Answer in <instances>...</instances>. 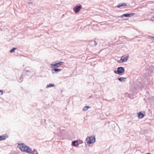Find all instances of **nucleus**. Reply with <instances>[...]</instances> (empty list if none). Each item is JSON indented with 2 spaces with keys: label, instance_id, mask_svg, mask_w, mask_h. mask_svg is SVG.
Here are the masks:
<instances>
[{
  "label": "nucleus",
  "instance_id": "19",
  "mask_svg": "<svg viewBox=\"0 0 154 154\" xmlns=\"http://www.w3.org/2000/svg\"><path fill=\"white\" fill-rule=\"evenodd\" d=\"M16 49V48H13L12 49L10 50V52L11 53H12V52H14L15 51V50Z\"/></svg>",
  "mask_w": 154,
  "mask_h": 154
},
{
  "label": "nucleus",
  "instance_id": "13",
  "mask_svg": "<svg viewBox=\"0 0 154 154\" xmlns=\"http://www.w3.org/2000/svg\"><path fill=\"white\" fill-rule=\"evenodd\" d=\"M27 149L26 150V152L29 153H32V149L29 147L27 148Z\"/></svg>",
  "mask_w": 154,
  "mask_h": 154
},
{
  "label": "nucleus",
  "instance_id": "24",
  "mask_svg": "<svg viewBox=\"0 0 154 154\" xmlns=\"http://www.w3.org/2000/svg\"><path fill=\"white\" fill-rule=\"evenodd\" d=\"M122 60H121V59L119 61V62L120 63H121L122 62Z\"/></svg>",
  "mask_w": 154,
  "mask_h": 154
},
{
  "label": "nucleus",
  "instance_id": "17",
  "mask_svg": "<svg viewBox=\"0 0 154 154\" xmlns=\"http://www.w3.org/2000/svg\"><path fill=\"white\" fill-rule=\"evenodd\" d=\"M90 108V107L89 106H85L84 108H83L82 110L84 111H86L88 109V108Z\"/></svg>",
  "mask_w": 154,
  "mask_h": 154
},
{
  "label": "nucleus",
  "instance_id": "4",
  "mask_svg": "<svg viewBox=\"0 0 154 154\" xmlns=\"http://www.w3.org/2000/svg\"><path fill=\"white\" fill-rule=\"evenodd\" d=\"M51 70V72L52 74H57L59 72L61 71L62 69L61 68H52Z\"/></svg>",
  "mask_w": 154,
  "mask_h": 154
},
{
  "label": "nucleus",
  "instance_id": "23",
  "mask_svg": "<svg viewBox=\"0 0 154 154\" xmlns=\"http://www.w3.org/2000/svg\"><path fill=\"white\" fill-rule=\"evenodd\" d=\"M28 4H30L32 3V2L31 0H29L28 1Z\"/></svg>",
  "mask_w": 154,
  "mask_h": 154
},
{
  "label": "nucleus",
  "instance_id": "25",
  "mask_svg": "<svg viewBox=\"0 0 154 154\" xmlns=\"http://www.w3.org/2000/svg\"><path fill=\"white\" fill-rule=\"evenodd\" d=\"M114 72L115 73H117V71H116V70H114Z\"/></svg>",
  "mask_w": 154,
  "mask_h": 154
},
{
  "label": "nucleus",
  "instance_id": "9",
  "mask_svg": "<svg viewBox=\"0 0 154 154\" xmlns=\"http://www.w3.org/2000/svg\"><path fill=\"white\" fill-rule=\"evenodd\" d=\"M128 56H126L125 57H124L123 56L122 57H121V60H122V62H126L128 60Z\"/></svg>",
  "mask_w": 154,
  "mask_h": 154
},
{
  "label": "nucleus",
  "instance_id": "3",
  "mask_svg": "<svg viewBox=\"0 0 154 154\" xmlns=\"http://www.w3.org/2000/svg\"><path fill=\"white\" fill-rule=\"evenodd\" d=\"M17 146L21 150V151L25 152H26V150L27 149V148L28 147V146L23 143L18 144Z\"/></svg>",
  "mask_w": 154,
  "mask_h": 154
},
{
  "label": "nucleus",
  "instance_id": "26",
  "mask_svg": "<svg viewBox=\"0 0 154 154\" xmlns=\"http://www.w3.org/2000/svg\"><path fill=\"white\" fill-rule=\"evenodd\" d=\"M148 37H151V38H154V37H152L151 36H148Z\"/></svg>",
  "mask_w": 154,
  "mask_h": 154
},
{
  "label": "nucleus",
  "instance_id": "16",
  "mask_svg": "<svg viewBox=\"0 0 154 154\" xmlns=\"http://www.w3.org/2000/svg\"><path fill=\"white\" fill-rule=\"evenodd\" d=\"M54 86V84H50L47 85V86L46 87V88H48L51 87H53Z\"/></svg>",
  "mask_w": 154,
  "mask_h": 154
},
{
  "label": "nucleus",
  "instance_id": "1",
  "mask_svg": "<svg viewBox=\"0 0 154 154\" xmlns=\"http://www.w3.org/2000/svg\"><path fill=\"white\" fill-rule=\"evenodd\" d=\"M63 63L62 62H54L50 65V67L51 68H56L59 67Z\"/></svg>",
  "mask_w": 154,
  "mask_h": 154
},
{
  "label": "nucleus",
  "instance_id": "12",
  "mask_svg": "<svg viewBox=\"0 0 154 154\" xmlns=\"http://www.w3.org/2000/svg\"><path fill=\"white\" fill-rule=\"evenodd\" d=\"M126 4L125 3H120L117 6L118 8H120L121 7L126 6Z\"/></svg>",
  "mask_w": 154,
  "mask_h": 154
},
{
  "label": "nucleus",
  "instance_id": "11",
  "mask_svg": "<svg viewBox=\"0 0 154 154\" xmlns=\"http://www.w3.org/2000/svg\"><path fill=\"white\" fill-rule=\"evenodd\" d=\"M138 116L139 119H141L144 116V115L142 113L140 112L138 114Z\"/></svg>",
  "mask_w": 154,
  "mask_h": 154
},
{
  "label": "nucleus",
  "instance_id": "5",
  "mask_svg": "<svg viewBox=\"0 0 154 154\" xmlns=\"http://www.w3.org/2000/svg\"><path fill=\"white\" fill-rule=\"evenodd\" d=\"M125 71L124 68L122 67H119L117 68V74L120 75L123 73Z\"/></svg>",
  "mask_w": 154,
  "mask_h": 154
},
{
  "label": "nucleus",
  "instance_id": "10",
  "mask_svg": "<svg viewBox=\"0 0 154 154\" xmlns=\"http://www.w3.org/2000/svg\"><path fill=\"white\" fill-rule=\"evenodd\" d=\"M79 144L78 141L77 140H74L72 142V145L74 146H78Z\"/></svg>",
  "mask_w": 154,
  "mask_h": 154
},
{
  "label": "nucleus",
  "instance_id": "2",
  "mask_svg": "<svg viewBox=\"0 0 154 154\" xmlns=\"http://www.w3.org/2000/svg\"><path fill=\"white\" fill-rule=\"evenodd\" d=\"M86 140L88 144H92L95 142V138L94 136L92 135L87 137L86 139Z\"/></svg>",
  "mask_w": 154,
  "mask_h": 154
},
{
  "label": "nucleus",
  "instance_id": "15",
  "mask_svg": "<svg viewBox=\"0 0 154 154\" xmlns=\"http://www.w3.org/2000/svg\"><path fill=\"white\" fill-rule=\"evenodd\" d=\"M126 79V78L124 77H121L118 78V80L120 82H125V81L124 80Z\"/></svg>",
  "mask_w": 154,
  "mask_h": 154
},
{
  "label": "nucleus",
  "instance_id": "6",
  "mask_svg": "<svg viewBox=\"0 0 154 154\" xmlns=\"http://www.w3.org/2000/svg\"><path fill=\"white\" fill-rule=\"evenodd\" d=\"M82 8V6L81 5H76L74 10V11L76 13H78L79 12Z\"/></svg>",
  "mask_w": 154,
  "mask_h": 154
},
{
  "label": "nucleus",
  "instance_id": "22",
  "mask_svg": "<svg viewBox=\"0 0 154 154\" xmlns=\"http://www.w3.org/2000/svg\"><path fill=\"white\" fill-rule=\"evenodd\" d=\"M3 94V92L2 91L0 90V95H2Z\"/></svg>",
  "mask_w": 154,
  "mask_h": 154
},
{
  "label": "nucleus",
  "instance_id": "27",
  "mask_svg": "<svg viewBox=\"0 0 154 154\" xmlns=\"http://www.w3.org/2000/svg\"><path fill=\"white\" fill-rule=\"evenodd\" d=\"M148 37H151V38H154V37H152L151 36H148Z\"/></svg>",
  "mask_w": 154,
  "mask_h": 154
},
{
  "label": "nucleus",
  "instance_id": "21",
  "mask_svg": "<svg viewBox=\"0 0 154 154\" xmlns=\"http://www.w3.org/2000/svg\"><path fill=\"white\" fill-rule=\"evenodd\" d=\"M151 20L152 21H154V16L153 17H152L151 18Z\"/></svg>",
  "mask_w": 154,
  "mask_h": 154
},
{
  "label": "nucleus",
  "instance_id": "14",
  "mask_svg": "<svg viewBox=\"0 0 154 154\" xmlns=\"http://www.w3.org/2000/svg\"><path fill=\"white\" fill-rule=\"evenodd\" d=\"M7 137V136L5 135L0 136V140H5Z\"/></svg>",
  "mask_w": 154,
  "mask_h": 154
},
{
  "label": "nucleus",
  "instance_id": "8",
  "mask_svg": "<svg viewBox=\"0 0 154 154\" xmlns=\"http://www.w3.org/2000/svg\"><path fill=\"white\" fill-rule=\"evenodd\" d=\"M89 44L92 46H95L97 44V43L94 41H91L89 42Z\"/></svg>",
  "mask_w": 154,
  "mask_h": 154
},
{
  "label": "nucleus",
  "instance_id": "7",
  "mask_svg": "<svg viewBox=\"0 0 154 154\" xmlns=\"http://www.w3.org/2000/svg\"><path fill=\"white\" fill-rule=\"evenodd\" d=\"M135 13H131L129 14H124L121 16L122 17H130L133 16L135 14Z\"/></svg>",
  "mask_w": 154,
  "mask_h": 154
},
{
  "label": "nucleus",
  "instance_id": "20",
  "mask_svg": "<svg viewBox=\"0 0 154 154\" xmlns=\"http://www.w3.org/2000/svg\"><path fill=\"white\" fill-rule=\"evenodd\" d=\"M23 80V78H20V80H19V82H21Z\"/></svg>",
  "mask_w": 154,
  "mask_h": 154
},
{
  "label": "nucleus",
  "instance_id": "18",
  "mask_svg": "<svg viewBox=\"0 0 154 154\" xmlns=\"http://www.w3.org/2000/svg\"><path fill=\"white\" fill-rule=\"evenodd\" d=\"M32 153V154H38L37 151L35 149H34Z\"/></svg>",
  "mask_w": 154,
  "mask_h": 154
},
{
  "label": "nucleus",
  "instance_id": "28",
  "mask_svg": "<svg viewBox=\"0 0 154 154\" xmlns=\"http://www.w3.org/2000/svg\"><path fill=\"white\" fill-rule=\"evenodd\" d=\"M26 72H29V70H26Z\"/></svg>",
  "mask_w": 154,
  "mask_h": 154
}]
</instances>
